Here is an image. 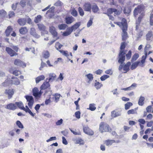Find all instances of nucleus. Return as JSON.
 I'll return each instance as SVG.
<instances>
[{
  "mask_svg": "<svg viewBox=\"0 0 153 153\" xmlns=\"http://www.w3.org/2000/svg\"><path fill=\"white\" fill-rule=\"evenodd\" d=\"M126 47L125 43L124 42H122L120 47V50L118 55V62H119L122 63L124 61H125L126 59V53L123 50Z\"/></svg>",
  "mask_w": 153,
  "mask_h": 153,
  "instance_id": "f257e3e1",
  "label": "nucleus"
},
{
  "mask_svg": "<svg viewBox=\"0 0 153 153\" xmlns=\"http://www.w3.org/2000/svg\"><path fill=\"white\" fill-rule=\"evenodd\" d=\"M11 48L9 47H6L5 51L11 57L17 55V52L19 49V48L17 46H12Z\"/></svg>",
  "mask_w": 153,
  "mask_h": 153,
  "instance_id": "f03ea898",
  "label": "nucleus"
},
{
  "mask_svg": "<svg viewBox=\"0 0 153 153\" xmlns=\"http://www.w3.org/2000/svg\"><path fill=\"white\" fill-rule=\"evenodd\" d=\"M100 131L101 133L104 132H111V129L108 125L104 122H101L100 124Z\"/></svg>",
  "mask_w": 153,
  "mask_h": 153,
  "instance_id": "7ed1b4c3",
  "label": "nucleus"
},
{
  "mask_svg": "<svg viewBox=\"0 0 153 153\" xmlns=\"http://www.w3.org/2000/svg\"><path fill=\"white\" fill-rule=\"evenodd\" d=\"M125 61H124L122 63L118 62L120 64L119 67V70L120 71H122V70L123 68V70L124 71L123 73H126L129 70V67L131 65V63L130 62H128L124 65L123 64V63Z\"/></svg>",
  "mask_w": 153,
  "mask_h": 153,
  "instance_id": "20e7f679",
  "label": "nucleus"
},
{
  "mask_svg": "<svg viewBox=\"0 0 153 153\" xmlns=\"http://www.w3.org/2000/svg\"><path fill=\"white\" fill-rule=\"evenodd\" d=\"M7 78L9 83L10 84L18 85L20 83L19 80L17 77L13 76L11 78L9 77Z\"/></svg>",
  "mask_w": 153,
  "mask_h": 153,
  "instance_id": "39448f33",
  "label": "nucleus"
},
{
  "mask_svg": "<svg viewBox=\"0 0 153 153\" xmlns=\"http://www.w3.org/2000/svg\"><path fill=\"white\" fill-rule=\"evenodd\" d=\"M143 10L144 6L143 5H139L137 7L135 8L134 10V16L136 17L138 14H141L142 12H143Z\"/></svg>",
  "mask_w": 153,
  "mask_h": 153,
  "instance_id": "423d86ee",
  "label": "nucleus"
},
{
  "mask_svg": "<svg viewBox=\"0 0 153 153\" xmlns=\"http://www.w3.org/2000/svg\"><path fill=\"white\" fill-rule=\"evenodd\" d=\"M25 98L27 101L28 102V105L30 108H32L34 103V99L31 96L26 95Z\"/></svg>",
  "mask_w": 153,
  "mask_h": 153,
  "instance_id": "0eeeda50",
  "label": "nucleus"
},
{
  "mask_svg": "<svg viewBox=\"0 0 153 153\" xmlns=\"http://www.w3.org/2000/svg\"><path fill=\"white\" fill-rule=\"evenodd\" d=\"M19 4L22 8L25 7L26 5L31 6V3L29 0H21Z\"/></svg>",
  "mask_w": 153,
  "mask_h": 153,
  "instance_id": "6e6552de",
  "label": "nucleus"
},
{
  "mask_svg": "<svg viewBox=\"0 0 153 153\" xmlns=\"http://www.w3.org/2000/svg\"><path fill=\"white\" fill-rule=\"evenodd\" d=\"M14 64L16 65L22 67L23 68L26 67V66L25 63L19 59H16L15 60Z\"/></svg>",
  "mask_w": 153,
  "mask_h": 153,
  "instance_id": "1a4fd4ad",
  "label": "nucleus"
},
{
  "mask_svg": "<svg viewBox=\"0 0 153 153\" xmlns=\"http://www.w3.org/2000/svg\"><path fill=\"white\" fill-rule=\"evenodd\" d=\"M82 7L84 11L90 12H91V5L89 2L85 3L84 4Z\"/></svg>",
  "mask_w": 153,
  "mask_h": 153,
  "instance_id": "9d476101",
  "label": "nucleus"
},
{
  "mask_svg": "<svg viewBox=\"0 0 153 153\" xmlns=\"http://www.w3.org/2000/svg\"><path fill=\"white\" fill-rule=\"evenodd\" d=\"M5 93L8 95V98L9 99H11L13 95L14 94V89H8L5 90Z\"/></svg>",
  "mask_w": 153,
  "mask_h": 153,
  "instance_id": "9b49d317",
  "label": "nucleus"
},
{
  "mask_svg": "<svg viewBox=\"0 0 153 153\" xmlns=\"http://www.w3.org/2000/svg\"><path fill=\"white\" fill-rule=\"evenodd\" d=\"M33 95L36 98L40 97L42 94L41 91H39L37 88H34L33 90Z\"/></svg>",
  "mask_w": 153,
  "mask_h": 153,
  "instance_id": "f8f14e48",
  "label": "nucleus"
},
{
  "mask_svg": "<svg viewBox=\"0 0 153 153\" xmlns=\"http://www.w3.org/2000/svg\"><path fill=\"white\" fill-rule=\"evenodd\" d=\"M122 114L121 111H118L117 110L113 111L111 112V116L113 118H116L121 116Z\"/></svg>",
  "mask_w": 153,
  "mask_h": 153,
  "instance_id": "ddd939ff",
  "label": "nucleus"
},
{
  "mask_svg": "<svg viewBox=\"0 0 153 153\" xmlns=\"http://www.w3.org/2000/svg\"><path fill=\"white\" fill-rule=\"evenodd\" d=\"M83 130L84 132L88 135H92L94 134L93 131L87 126L83 127Z\"/></svg>",
  "mask_w": 153,
  "mask_h": 153,
  "instance_id": "4468645a",
  "label": "nucleus"
},
{
  "mask_svg": "<svg viewBox=\"0 0 153 153\" xmlns=\"http://www.w3.org/2000/svg\"><path fill=\"white\" fill-rule=\"evenodd\" d=\"M5 108L9 110H14L17 108V106L15 103H10L7 105Z\"/></svg>",
  "mask_w": 153,
  "mask_h": 153,
  "instance_id": "2eb2a0df",
  "label": "nucleus"
},
{
  "mask_svg": "<svg viewBox=\"0 0 153 153\" xmlns=\"http://www.w3.org/2000/svg\"><path fill=\"white\" fill-rule=\"evenodd\" d=\"M127 29H122L123 33H122V40L125 41L128 37L127 33L126 32Z\"/></svg>",
  "mask_w": 153,
  "mask_h": 153,
  "instance_id": "dca6fc26",
  "label": "nucleus"
},
{
  "mask_svg": "<svg viewBox=\"0 0 153 153\" xmlns=\"http://www.w3.org/2000/svg\"><path fill=\"white\" fill-rule=\"evenodd\" d=\"M28 29L26 27H20L19 31L20 34L22 35H25L28 32Z\"/></svg>",
  "mask_w": 153,
  "mask_h": 153,
  "instance_id": "f3484780",
  "label": "nucleus"
},
{
  "mask_svg": "<svg viewBox=\"0 0 153 153\" xmlns=\"http://www.w3.org/2000/svg\"><path fill=\"white\" fill-rule=\"evenodd\" d=\"M50 32L53 36V37H57V33L56 30L55 28L53 27H50Z\"/></svg>",
  "mask_w": 153,
  "mask_h": 153,
  "instance_id": "a211bd4d",
  "label": "nucleus"
},
{
  "mask_svg": "<svg viewBox=\"0 0 153 153\" xmlns=\"http://www.w3.org/2000/svg\"><path fill=\"white\" fill-rule=\"evenodd\" d=\"M121 23V28H122V29H127V23L126 20L125 19L123 18L122 20V21Z\"/></svg>",
  "mask_w": 153,
  "mask_h": 153,
  "instance_id": "6ab92c4d",
  "label": "nucleus"
},
{
  "mask_svg": "<svg viewBox=\"0 0 153 153\" xmlns=\"http://www.w3.org/2000/svg\"><path fill=\"white\" fill-rule=\"evenodd\" d=\"M13 30V28L12 27L10 26H8L5 31L6 36L7 37L9 36Z\"/></svg>",
  "mask_w": 153,
  "mask_h": 153,
  "instance_id": "aec40b11",
  "label": "nucleus"
},
{
  "mask_svg": "<svg viewBox=\"0 0 153 153\" xmlns=\"http://www.w3.org/2000/svg\"><path fill=\"white\" fill-rule=\"evenodd\" d=\"M26 19L25 18H20L17 20L18 23L20 26H24L26 24Z\"/></svg>",
  "mask_w": 153,
  "mask_h": 153,
  "instance_id": "412c9836",
  "label": "nucleus"
},
{
  "mask_svg": "<svg viewBox=\"0 0 153 153\" xmlns=\"http://www.w3.org/2000/svg\"><path fill=\"white\" fill-rule=\"evenodd\" d=\"M74 21V18L71 16L70 17H68L65 18V22L67 24H70L72 23Z\"/></svg>",
  "mask_w": 153,
  "mask_h": 153,
  "instance_id": "4be33fe9",
  "label": "nucleus"
},
{
  "mask_svg": "<svg viewBox=\"0 0 153 153\" xmlns=\"http://www.w3.org/2000/svg\"><path fill=\"white\" fill-rule=\"evenodd\" d=\"M48 82H52L54 80L56 77V76L55 74L51 73L49 75Z\"/></svg>",
  "mask_w": 153,
  "mask_h": 153,
  "instance_id": "5701e85b",
  "label": "nucleus"
},
{
  "mask_svg": "<svg viewBox=\"0 0 153 153\" xmlns=\"http://www.w3.org/2000/svg\"><path fill=\"white\" fill-rule=\"evenodd\" d=\"M72 140L76 144H79L80 145H83L84 143L83 140L81 138H74Z\"/></svg>",
  "mask_w": 153,
  "mask_h": 153,
  "instance_id": "b1692460",
  "label": "nucleus"
},
{
  "mask_svg": "<svg viewBox=\"0 0 153 153\" xmlns=\"http://www.w3.org/2000/svg\"><path fill=\"white\" fill-rule=\"evenodd\" d=\"M53 98H54V101L56 102H57L59 100L60 97H61V95L58 93H56L53 95Z\"/></svg>",
  "mask_w": 153,
  "mask_h": 153,
  "instance_id": "393cba45",
  "label": "nucleus"
},
{
  "mask_svg": "<svg viewBox=\"0 0 153 153\" xmlns=\"http://www.w3.org/2000/svg\"><path fill=\"white\" fill-rule=\"evenodd\" d=\"M116 141L114 140H108L104 141V143L106 146H109L112 145L113 143H115Z\"/></svg>",
  "mask_w": 153,
  "mask_h": 153,
  "instance_id": "a878e982",
  "label": "nucleus"
},
{
  "mask_svg": "<svg viewBox=\"0 0 153 153\" xmlns=\"http://www.w3.org/2000/svg\"><path fill=\"white\" fill-rule=\"evenodd\" d=\"M140 62L137 61L132 63L131 67V69L132 70L135 69L138 66Z\"/></svg>",
  "mask_w": 153,
  "mask_h": 153,
  "instance_id": "bb28decb",
  "label": "nucleus"
},
{
  "mask_svg": "<svg viewBox=\"0 0 153 153\" xmlns=\"http://www.w3.org/2000/svg\"><path fill=\"white\" fill-rule=\"evenodd\" d=\"M45 77L44 75L39 76L36 78V83H38L40 81L44 80Z\"/></svg>",
  "mask_w": 153,
  "mask_h": 153,
  "instance_id": "cd10ccee",
  "label": "nucleus"
},
{
  "mask_svg": "<svg viewBox=\"0 0 153 153\" xmlns=\"http://www.w3.org/2000/svg\"><path fill=\"white\" fill-rule=\"evenodd\" d=\"M59 51L61 53H62L63 55L66 56L68 59L69 60H70L69 55L68 54V52L67 51H64L63 50H60Z\"/></svg>",
  "mask_w": 153,
  "mask_h": 153,
  "instance_id": "c85d7f7f",
  "label": "nucleus"
},
{
  "mask_svg": "<svg viewBox=\"0 0 153 153\" xmlns=\"http://www.w3.org/2000/svg\"><path fill=\"white\" fill-rule=\"evenodd\" d=\"M145 98L144 97L141 96L139 98L138 104L140 105H143L144 103V101Z\"/></svg>",
  "mask_w": 153,
  "mask_h": 153,
  "instance_id": "c756f323",
  "label": "nucleus"
},
{
  "mask_svg": "<svg viewBox=\"0 0 153 153\" xmlns=\"http://www.w3.org/2000/svg\"><path fill=\"white\" fill-rule=\"evenodd\" d=\"M48 88V82L46 81L44 82L43 84L41 85L40 88L41 90H45Z\"/></svg>",
  "mask_w": 153,
  "mask_h": 153,
  "instance_id": "7c9ffc66",
  "label": "nucleus"
},
{
  "mask_svg": "<svg viewBox=\"0 0 153 153\" xmlns=\"http://www.w3.org/2000/svg\"><path fill=\"white\" fill-rule=\"evenodd\" d=\"M42 18V16L40 15H38L35 17L34 22L36 23H39L41 20Z\"/></svg>",
  "mask_w": 153,
  "mask_h": 153,
  "instance_id": "2f4dec72",
  "label": "nucleus"
},
{
  "mask_svg": "<svg viewBox=\"0 0 153 153\" xmlns=\"http://www.w3.org/2000/svg\"><path fill=\"white\" fill-rule=\"evenodd\" d=\"M139 57V55L138 53H135L131 59V62H132L136 61Z\"/></svg>",
  "mask_w": 153,
  "mask_h": 153,
  "instance_id": "473e14b6",
  "label": "nucleus"
},
{
  "mask_svg": "<svg viewBox=\"0 0 153 153\" xmlns=\"http://www.w3.org/2000/svg\"><path fill=\"white\" fill-rule=\"evenodd\" d=\"M68 27V25L65 24H62L58 25V27L60 30H64Z\"/></svg>",
  "mask_w": 153,
  "mask_h": 153,
  "instance_id": "72a5a7b5",
  "label": "nucleus"
},
{
  "mask_svg": "<svg viewBox=\"0 0 153 153\" xmlns=\"http://www.w3.org/2000/svg\"><path fill=\"white\" fill-rule=\"evenodd\" d=\"M37 25L39 29L43 31H45L46 29L45 27L43 24H38Z\"/></svg>",
  "mask_w": 153,
  "mask_h": 153,
  "instance_id": "f704fd0d",
  "label": "nucleus"
},
{
  "mask_svg": "<svg viewBox=\"0 0 153 153\" xmlns=\"http://www.w3.org/2000/svg\"><path fill=\"white\" fill-rule=\"evenodd\" d=\"M95 105L94 103L90 104L89 105V108H88L87 109H89L91 111H94L96 108Z\"/></svg>",
  "mask_w": 153,
  "mask_h": 153,
  "instance_id": "c9c22d12",
  "label": "nucleus"
},
{
  "mask_svg": "<svg viewBox=\"0 0 153 153\" xmlns=\"http://www.w3.org/2000/svg\"><path fill=\"white\" fill-rule=\"evenodd\" d=\"M92 11L94 13H96L99 10L98 7L96 5H94L91 7Z\"/></svg>",
  "mask_w": 153,
  "mask_h": 153,
  "instance_id": "e433bc0d",
  "label": "nucleus"
},
{
  "mask_svg": "<svg viewBox=\"0 0 153 153\" xmlns=\"http://www.w3.org/2000/svg\"><path fill=\"white\" fill-rule=\"evenodd\" d=\"M15 104L16 106L20 109L22 110V108L24 106L22 102H16Z\"/></svg>",
  "mask_w": 153,
  "mask_h": 153,
  "instance_id": "4c0bfd02",
  "label": "nucleus"
},
{
  "mask_svg": "<svg viewBox=\"0 0 153 153\" xmlns=\"http://www.w3.org/2000/svg\"><path fill=\"white\" fill-rule=\"evenodd\" d=\"M95 81H96V82L95 83L94 86L97 89H99L102 86V85L99 82H97V80H95Z\"/></svg>",
  "mask_w": 153,
  "mask_h": 153,
  "instance_id": "58836bf2",
  "label": "nucleus"
},
{
  "mask_svg": "<svg viewBox=\"0 0 153 153\" xmlns=\"http://www.w3.org/2000/svg\"><path fill=\"white\" fill-rule=\"evenodd\" d=\"M54 8L55 7H52L48 10V13H51V14H50V16L51 17L52 16L54 15Z\"/></svg>",
  "mask_w": 153,
  "mask_h": 153,
  "instance_id": "ea45409f",
  "label": "nucleus"
},
{
  "mask_svg": "<svg viewBox=\"0 0 153 153\" xmlns=\"http://www.w3.org/2000/svg\"><path fill=\"white\" fill-rule=\"evenodd\" d=\"M137 108H135L134 109L130 110L127 111V113L128 114H137Z\"/></svg>",
  "mask_w": 153,
  "mask_h": 153,
  "instance_id": "a19ab883",
  "label": "nucleus"
},
{
  "mask_svg": "<svg viewBox=\"0 0 153 153\" xmlns=\"http://www.w3.org/2000/svg\"><path fill=\"white\" fill-rule=\"evenodd\" d=\"M85 76L89 80V81L88 82V83H89L90 81H92L93 79V75L91 74L90 73L88 74H86Z\"/></svg>",
  "mask_w": 153,
  "mask_h": 153,
  "instance_id": "79ce46f5",
  "label": "nucleus"
},
{
  "mask_svg": "<svg viewBox=\"0 0 153 153\" xmlns=\"http://www.w3.org/2000/svg\"><path fill=\"white\" fill-rule=\"evenodd\" d=\"M12 73L15 76H18L19 75L21 74V72L20 71L18 70H15L13 71Z\"/></svg>",
  "mask_w": 153,
  "mask_h": 153,
  "instance_id": "37998d69",
  "label": "nucleus"
},
{
  "mask_svg": "<svg viewBox=\"0 0 153 153\" xmlns=\"http://www.w3.org/2000/svg\"><path fill=\"white\" fill-rule=\"evenodd\" d=\"M131 11V9L129 7H126L123 10L124 13L125 14H128Z\"/></svg>",
  "mask_w": 153,
  "mask_h": 153,
  "instance_id": "c03bdc74",
  "label": "nucleus"
},
{
  "mask_svg": "<svg viewBox=\"0 0 153 153\" xmlns=\"http://www.w3.org/2000/svg\"><path fill=\"white\" fill-rule=\"evenodd\" d=\"M80 25L81 22H77L72 26V28H73L74 30H75L79 27V26Z\"/></svg>",
  "mask_w": 153,
  "mask_h": 153,
  "instance_id": "a18cd8bd",
  "label": "nucleus"
},
{
  "mask_svg": "<svg viewBox=\"0 0 153 153\" xmlns=\"http://www.w3.org/2000/svg\"><path fill=\"white\" fill-rule=\"evenodd\" d=\"M132 103L130 102H128L125 105V109L126 110H127L129 109L130 107L132 106Z\"/></svg>",
  "mask_w": 153,
  "mask_h": 153,
  "instance_id": "49530a36",
  "label": "nucleus"
},
{
  "mask_svg": "<svg viewBox=\"0 0 153 153\" xmlns=\"http://www.w3.org/2000/svg\"><path fill=\"white\" fill-rule=\"evenodd\" d=\"M78 11L80 15L81 16H83L84 15V12L83 9L80 7L78 8Z\"/></svg>",
  "mask_w": 153,
  "mask_h": 153,
  "instance_id": "de8ad7c7",
  "label": "nucleus"
},
{
  "mask_svg": "<svg viewBox=\"0 0 153 153\" xmlns=\"http://www.w3.org/2000/svg\"><path fill=\"white\" fill-rule=\"evenodd\" d=\"M144 15L143 12H142L140 14V16L138 17V21L137 22V24H139L141 21V19Z\"/></svg>",
  "mask_w": 153,
  "mask_h": 153,
  "instance_id": "09e8293b",
  "label": "nucleus"
},
{
  "mask_svg": "<svg viewBox=\"0 0 153 153\" xmlns=\"http://www.w3.org/2000/svg\"><path fill=\"white\" fill-rule=\"evenodd\" d=\"M30 34L33 36H36L37 34L36 30L34 28H31L30 30Z\"/></svg>",
  "mask_w": 153,
  "mask_h": 153,
  "instance_id": "8fccbe9b",
  "label": "nucleus"
},
{
  "mask_svg": "<svg viewBox=\"0 0 153 153\" xmlns=\"http://www.w3.org/2000/svg\"><path fill=\"white\" fill-rule=\"evenodd\" d=\"M131 51L130 50L128 51V53L126 54V59L127 60H129L131 58Z\"/></svg>",
  "mask_w": 153,
  "mask_h": 153,
  "instance_id": "3c124183",
  "label": "nucleus"
},
{
  "mask_svg": "<svg viewBox=\"0 0 153 153\" xmlns=\"http://www.w3.org/2000/svg\"><path fill=\"white\" fill-rule=\"evenodd\" d=\"M93 18H90V19L88 21L87 23V26L88 27H89L90 26L92 25V24L93 23Z\"/></svg>",
  "mask_w": 153,
  "mask_h": 153,
  "instance_id": "603ef678",
  "label": "nucleus"
},
{
  "mask_svg": "<svg viewBox=\"0 0 153 153\" xmlns=\"http://www.w3.org/2000/svg\"><path fill=\"white\" fill-rule=\"evenodd\" d=\"M71 13L72 15L75 17H76L78 15L77 12L75 9L72 10Z\"/></svg>",
  "mask_w": 153,
  "mask_h": 153,
  "instance_id": "864d4df0",
  "label": "nucleus"
},
{
  "mask_svg": "<svg viewBox=\"0 0 153 153\" xmlns=\"http://www.w3.org/2000/svg\"><path fill=\"white\" fill-rule=\"evenodd\" d=\"M44 105V103H42L40 105L39 104H37L36 105V106L35 107V109L36 110L37 113H38L39 112V110L40 108V105Z\"/></svg>",
  "mask_w": 153,
  "mask_h": 153,
  "instance_id": "5fc2aeb1",
  "label": "nucleus"
},
{
  "mask_svg": "<svg viewBox=\"0 0 153 153\" xmlns=\"http://www.w3.org/2000/svg\"><path fill=\"white\" fill-rule=\"evenodd\" d=\"M16 124L18 126V127L21 128H24V126L20 122V121L19 120H18L16 122Z\"/></svg>",
  "mask_w": 153,
  "mask_h": 153,
  "instance_id": "6e6d98bb",
  "label": "nucleus"
},
{
  "mask_svg": "<svg viewBox=\"0 0 153 153\" xmlns=\"http://www.w3.org/2000/svg\"><path fill=\"white\" fill-rule=\"evenodd\" d=\"M109 77V76L108 75H104L100 77V79L101 81H103L107 79Z\"/></svg>",
  "mask_w": 153,
  "mask_h": 153,
  "instance_id": "4d7b16f0",
  "label": "nucleus"
},
{
  "mask_svg": "<svg viewBox=\"0 0 153 153\" xmlns=\"http://www.w3.org/2000/svg\"><path fill=\"white\" fill-rule=\"evenodd\" d=\"M62 46V45L58 42H56V43L55 47L56 49L58 50L61 49Z\"/></svg>",
  "mask_w": 153,
  "mask_h": 153,
  "instance_id": "13d9d810",
  "label": "nucleus"
},
{
  "mask_svg": "<svg viewBox=\"0 0 153 153\" xmlns=\"http://www.w3.org/2000/svg\"><path fill=\"white\" fill-rule=\"evenodd\" d=\"M63 3L60 1H58L54 4V5L56 6H60L63 5Z\"/></svg>",
  "mask_w": 153,
  "mask_h": 153,
  "instance_id": "bf43d9fd",
  "label": "nucleus"
},
{
  "mask_svg": "<svg viewBox=\"0 0 153 153\" xmlns=\"http://www.w3.org/2000/svg\"><path fill=\"white\" fill-rule=\"evenodd\" d=\"M6 14V12L4 10H0V16H4Z\"/></svg>",
  "mask_w": 153,
  "mask_h": 153,
  "instance_id": "052dcab7",
  "label": "nucleus"
},
{
  "mask_svg": "<svg viewBox=\"0 0 153 153\" xmlns=\"http://www.w3.org/2000/svg\"><path fill=\"white\" fill-rule=\"evenodd\" d=\"M19 3L17 2L15 4H12L11 6L12 9L14 10H15L16 9L17 5Z\"/></svg>",
  "mask_w": 153,
  "mask_h": 153,
  "instance_id": "680f3d73",
  "label": "nucleus"
},
{
  "mask_svg": "<svg viewBox=\"0 0 153 153\" xmlns=\"http://www.w3.org/2000/svg\"><path fill=\"white\" fill-rule=\"evenodd\" d=\"M8 83H9V82L7 78V79L2 83V85L3 86L6 87Z\"/></svg>",
  "mask_w": 153,
  "mask_h": 153,
  "instance_id": "e2e57ef3",
  "label": "nucleus"
},
{
  "mask_svg": "<svg viewBox=\"0 0 153 153\" xmlns=\"http://www.w3.org/2000/svg\"><path fill=\"white\" fill-rule=\"evenodd\" d=\"M70 130L75 135H80L81 134V133L79 131L78 132H76L75 131H74L72 130L71 128H69Z\"/></svg>",
  "mask_w": 153,
  "mask_h": 153,
  "instance_id": "0e129e2a",
  "label": "nucleus"
},
{
  "mask_svg": "<svg viewBox=\"0 0 153 153\" xmlns=\"http://www.w3.org/2000/svg\"><path fill=\"white\" fill-rule=\"evenodd\" d=\"M115 10V9L114 8H109L107 10V12L111 14Z\"/></svg>",
  "mask_w": 153,
  "mask_h": 153,
  "instance_id": "69168bd1",
  "label": "nucleus"
},
{
  "mask_svg": "<svg viewBox=\"0 0 153 153\" xmlns=\"http://www.w3.org/2000/svg\"><path fill=\"white\" fill-rule=\"evenodd\" d=\"M80 112L79 111H77L75 113V115L76 117L78 119L80 118Z\"/></svg>",
  "mask_w": 153,
  "mask_h": 153,
  "instance_id": "338daca9",
  "label": "nucleus"
},
{
  "mask_svg": "<svg viewBox=\"0 0 153 153\" xmlns=\"http://www.w3.org/2000/svg\"><path fill=\"white\" fill-rule=\"evenodd\" d=\"M150 24L151 25H153V14L151 15L150 17Z\"/></svg>",
  "mask_w": 153,
  "mask_h": 153,
  "instance_id": "774afa93",
  "label": "nucleus"
}]
</instances>
